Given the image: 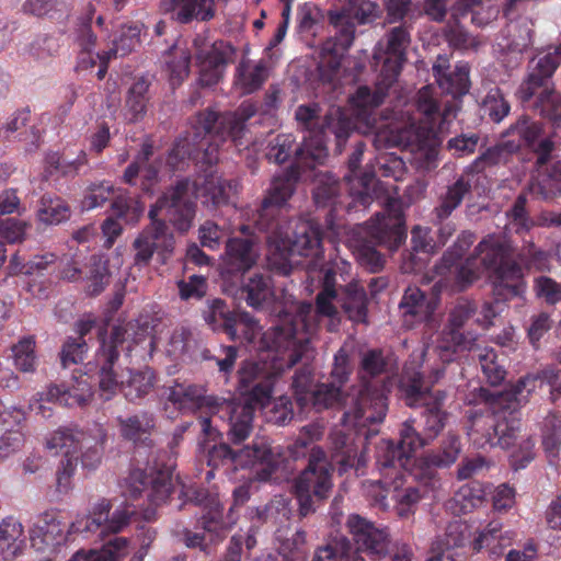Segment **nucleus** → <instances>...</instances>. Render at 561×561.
<instances>
[{
  "mask_svg": "<svg viewBox=\"0 0 561 561\" xmlns=\"http://www.w3.org/2000/svg\"><path fill=\"white\" fill-rule=\"evenodd\" d=\"M28 228L26 221L16 218L0 219V240L7 243H20L25 239Z\"/></svg>",
  "mask_w": 561,
  "mask_h": 561,
  "instance_id": "obj_27",
  "label": "nucleus"
},
{
  "mask_svg": "<svg viewBox=\"0 0 561 561\" xmlns=\"http://www.w3.org/2000/svg\"><path fill=\"white\" fill-rule=\"evenodd\" d=\"M242 537H232L225 557V561H240L242 553Z\"/></svg>",
  "mask_w": 561,
  "mask_h": 561,
  "instance_id": "obj_44",
  "label": "nucleus"
},
{
  "mask_svg": "<svg viewBox=\"0 0 561 561\" xmlns=\"http://www.w3.org/2000/svg\"><path fill=\"white\" fill-rule=\"evenodd\" d=\"M172 469L162 467L160 469L146 470L134 469L130 471L125 488V495L128 500L138 501L142 493H146L148 505L139 512L141 518L147 522L156 518V510L165 503L172 491Z\"/></svg>",
  "mask_w": 561,
  "mask_h": 561,
  "instance_id": "obj_4",
  "label": "nucleus"
},
{
  "mask_svg": "<svg viewBox=\"0 0 561 561\" xmlns=\"http://www.w3.org/2000/svg\"><path fill=\"white\" fill-rule=\"evenodd\" d=\"M206 390L196 385H175L169 394V400L182 411L196 412L206 409L214 413L218 403L214 397L205 394Z\"/></svg>",
  "mask_w": 561,
  "mask_h": 561,
  "instance_id": "obj_12",
  "label": "nucleus"
},
{
  "mask_svg": "<svg viewBox=\"0 0 561 561\" xmlns=\"http://www.w3.org/2000/svg\"><path fill=\"white\" fill-rule=\"evenodd\" d=\"M234 48L226 42H216L211 49L203 56L197 55L199 83L204 87L217 84L222 78L225 67L233 60Z\"/></svg>",
  "mask_w": 561,
  "mask_h": 561,
  "instance_id": "obj_11",
  "label": "nucleus"
},
{
  "mask_svg": "<svg viewBox=\"0 0 561 561\" xmlns=\"http://www.w3.org/2000/svg\"><path fill=\"white\" fill-rule=\"evenodd\" d=\"M85 342H81V339H69L62 346L61 351V363L65 367L70 364H76L81 360L85 353Z\"/></svg>",
  "mask_w": 561,
  "mask_h": 561,
  "instance_id": "obj_32",
  "label": "nucleus"
},
{
  "mask_svg": "<svg viewBox=\"0 0 561 561\" xmlns=\"http://www.w3.org/2000/svg\"><path fill=\"white\" fill-rule=\"evenodd\" d=\"M31 543L37 551H46L64 540V527L54 512L38 516L31 529Z\"/></svg>",
  "mask_w": 561,
  "mask_h": 561,
  "instance_id": "obj_14",
  "label": "nucleus"
},
{
  "mask_svg": "<svg viewBox=\"0 0 561 561\" xmlns=\"http://www.w3.org/2000/svg\"><path fill=\"white\" fill-rule=\"evenodd\" d=\"M113 193V186L108 183L94 184L89 188L81 202V206L85 210L101 206Z\"/></svg>",
  "mask_w": 561,
  "mask_h": 561,
  "instance_id": "obj_29",
  "label": "nucleus"
},
{
  "mask_svg": "<svg viewBox=\"0 0 561 561\" xmlns=\"http://www.w3.org/2000/svg\"><path fill=\"white\" fill-rule=\"evenodd\" d=\"M199 419H201V425H202L203 432L206 435L210 436L211 435L210 419L208 416H203V415H201Z\"/></svg>",
  "mask_w": 561,
  "mask_h": 561,
  "instance_id": "obj_57",
  "label": "nucleus"
},
{
  "mask_svg": "<svg viewBox=\"0 0 561 561\" xmlns=\"http://www.w3.org/2000/svg\"><path fill=\"white\" fill-rule=\"evenodd\" d=\"M203 528L205 531L216 534L217 536L226 530L228 526L221 520V510L218 503H213L207 514L203 517Z\"/></svg>",
  "mask_w": 561,
  "mask_h": 561,
  "instance_id": "obj_35",
  "label": "nucleus"
},
{
  "mask_svg": "<svg viewBox=\"0 0 561 561\" xmlns=\"http://www.w3.org/2000/svg\"><path fill=\"white\" fill-rule=\"evenodd\" d=\"M214 0H161L160 9L172 19L187 23L193 19L207 21L215 15Z\"/></svg>",
  "mask_w": 561,
  "mask_h": 561,
  "instance_id": "obj_13",
  "label": "nucleus"
},
{
  "mask_svg": "<svg viewBox=\"0 0 561 561\" xmlns=\"http://www.w3.org/2000/svg\"><path fill=\"white\" fill-rule=\"evenodd\" d=\"M42 466V458L39 456H28L22 467H23V471L25 473H34L36 472Z\"/></svg>",
  "mask_w": 561,
  "mask_h": 561,
  "instance_id": "obj_51",
  "label": "nucleus"
},
{
  "mask_svg": "<svg viewBox=\"0 0 561 561\" xmlns=\"http://www.w3.org/2000/svg\"><path fill=\"white\" fill-rule=\"evenodd\" d=\"M205 541V536L199 534H188L186 536L185 542L188 547H203Z\"/></svg>",
  "mask_w": 561,
  "mask_h": 561,
  "instance_id": "obj_54",
  "label": "nucleus"
},
{
  "mask_svg": "<svg viewBox=\"0 0 561 561\" xmlns=\"http://www.w3.org/2000/svg\"><path fill=\"white\" fill-rule=\"evenodd\" d=\"M144 535V538L141 540V548H140V551L137 552L130 561H142L144 559V556L146 554L147 552V549L149 548L150 543L153 541L154 539V531L151 530V529H147L146 531L142 533Z\"/></svg>",
  "mask_w": 561,
  "mask_h": 561,
  "instance_id": "obj_49",
  "label": "nucleus"
},
{
  "mask_svg": "<svg viewBox=\"0 0 561 561\" xmlns=\"http://www.w3.org/2000/svg\"><path fill=\"white\" fill-rule=\"evenodd\" d=\"M113 1H114L115 7H116L117 9H121V8H123V7L126 4V2H127L128 0H113Z\"/></svg>",
  "mask_w": 561,
  "mask_h": 561,
  "instance_id": "obj_61",
  "label": "nucleus"
},
{
  "mask_svg": "<svg viewBox=\"0 0 561 561\" xmlns=\"http://www.w3.org/2000/svg\"><path fill=\"white\" fill-rule=\"evenodd\" d=\"M55 260L54 254H46L42 256H35L33 260L28 262V268L31 270V274L37 271L45 270L50 263Z\"/></svg>",
  "mask_w": 561,
  "mask_h": 561,
  "instance_id": "obj_47",
  "label": "nucleus"
},
{
  "mask_svg": "<svg viewBox=\"0 0 561 561\" xmlns=\"http://www.w3.org/2000/svg\"><path fill=\"white\" fill-rule=\"evenodd\" d=\"M87 11H88V15H89V16H88V19H89V21H90V20L92 19L93 13H94V8H93V5H92V4H89V5H88Z\"/></svg>",
  "mask_w": 561,
  "mask_h": 561,
  "instance_id": "obj_62",
  "label": "nucleus"
},
{
  "mask_svg": "<svg viewBox=\"0 0 561 561\" xmlns=\"http://www.w3.org/2000/svg\"><path fill=\"white\" fill-rule=\"evenodd\" d=\"M22 8L25 13L36 16H54V11H66L67 4L59 0H26Z\"/></svg>",
  "mask_w": 561,
  "mask_h": 561,
  "instance_id": "obj_28",
  "label": "nucleus"
},
{
  "mask_svg": "<svg viewBox=\"0 0 561 561\" xmlns=\"http://www.w3.org/2000/svg\"><path fill=\"white\" fill-rule=\"evenodd\" d=\"M152 426L151 421L146 419L145 422L138 416H131L121 421L122 435L130 440H137Z\"/></svg>",
  "mask_w": 561,
  "mask_h": 561,
  "instance_id": "obj_30",
  "label": "nucleus"
},
{
  "mask_svg": "<svg viewBox=\"0 0 561 561\" xmlns=\"http://www.w3.org/2000/svg\"><path fill=\"white\" fill-rule=\"evenodd\" d=\"M148 84L144 80L136 81L128 91L126 106L131 115V119H137L141 115L147 105L146 93Z\"/></svg>",
  "mask_w": 561,
  "mask_h": 561,
  "instance_id": "obj_26",
  "label": "nucleus"
},
{
  "mask_svg": "<svg viewBox=\"0 0 561 561\" xmlns=\"http://www.w3.org/2000/svg\"><path fill=\"white\" fill-rule=\"evenodd\" d=\"M94 322L92 320H81L78 323V332L80 336L78 339H81V342H84L83 336L89 333L93 327Z\"/></svg>",
  "mask_w": 561,
  "mask_h": 561,
  "instance_id": "obj_55",
  "label": "nucleus"
},
{
  "mask_svg": "<svg viewBox=\"0 0 561 561\" xmlns=\"http://www.w3.org/2000/svg\"><path fill=\"white\" fill-rule=\"evenodd\" d=\"M8 274L19 275V274H31V270L28 268V262L24 263L23 259L15 253L11 256L8 265Z\"/></svg>",
  "mask_w": 561,
  "mask_h": 561,
  "instance_id": "obj_43",
  "label": "nucleus"
},
{
  "mask_svg": "<svg viewBox=\"0 0 561 561\" xmlns=\"http://www.w3.org/2000/svg\"><path fill=\"white\" fill-rule=\"evenodd\" d=\"M110 129L105 125H101L91 136V150L100 153L108 144Z\"/></svg>",
  "mask_w": 561,
  "mask_h": 561,
  "instance_id": "obj_41",
  "label": "nucleus"
},
{
  "mask_svg": "<svg viewBox=\"0 0 561 561\" xmlns=\"http://www.w3.org/2000/svg\"><path fill=\"white\" fill-rule=\"evenodd\" d=\"M85 448V451L82 454V466L85 468H94L101 461L102 448L101 446L91 447L90 440L84 435V440L79 444L78 450Z\"/></svg>",
  "mask_w": 561,
  "mask_h": 561,
  "instance_id": "obj_37",
  "label": "nucleus"
},
{
  "mask_svg": "<svg viewBox=\"0 0 561 561\" xmlns=\"http://www.w3.org/2000/svg\"><path fill=\"white\" fill-rule=\"evenodd\" d=\"M142 26L144 25L139 22L123 25L113 41L114 48L94 53L93 48L96 38L90 25H84L80 28L77 36V44L80 48L77 67L80 69H89L99 64L98 78L102 80L107 72L108 61L113 57L126 56L139 45Z\"/></svg>",
  "mask_w": 561,
  "mask_h": 561,
  "instance_id": "obj_3",
  "label": "nucleus"
},
{
  "mask_svg": "<svg viewBox=\"0 0 561 561\" xmlns=\"http://www.w3.org/2000/svg\"><path fill=\"white\" fill-rule=\"evenodd\" d=\"M233 497H234V502L230 508L229 518H232L234 511L238 508H241L245 503V490L242 485L234 490ZM233 523H234V519H231L230 525Z\"/></svg>",
  "mask_w": 561,
  "mask_h": 561,
  "instance_id": "obj_50",
  "label": "nucleus"
},
{
  "mask_svg": "<svg viewBox=\"0 0 561 561\" xmlns=\"http://www.w3.org/2000/svg\"><path fill=\"white\" fill-rule=\"evenodd\" d=\"M237 358V348L234 346L226 347L225 358L219 359L217 362L219 366V370L224 373H229L232 370L234 362Z\"/></svg>",
  "mask_w": 561,
  "mask_h": 561,
  "instance_id": "obj_45",
  "label": "nucleus"
},
{
  "mask_svg": "<svg viewBox=\"0 0 561 561\" xmlns=\"http://www.w3.org/2000/svg\"><path fill=\"white\" fill-rule=\"evenodd\" d=\"M245 127L243 113L217 114L214 111H205L197 115L194 125V146L191 150L188 140L179 141L169 154L168 163L172 168H179L185 156L202 164H213L218 161L219 142L226 138L238 146L241 144L242 134Z\"/></svg>",
  "mask_w": 561,
  "mask_h": 561,
  "instance_id": "obj_2",
  "label": "nucleus"
},
{
  "mask_svg": "<svg viewBox=\"0 0 561 561\" xmlns=\"http://www.w3.org/2000/svg\"><path fill=\"white\" fill-rule=\"evenodd\" d=\"M187 259L196 265H208L209 256L206 255L196 244L188 247L186 252Z\"/></svg>",
  "mask_w": 561,
  "mask_h": 561,
  "instance_id": "obj_46",
  "label": "nucleus"
},
{
  "mask_svg": "<svg viewBox=\"0 0 561 561\" xmlns=\"http://www.w3.org/2000/svg\"><path fill=\"white\" fill-rule=\"evenodd\" d=\"M126 329L123 327H114L111 333L110 343L102 342L101 352L98 354L99 360H103V365L99 371V383L102 396L105 399H110L116 391L126 388V380L124 374L117 378V375L113 371V364L118 356L116 346L124 341Z\"/></svg>",
  "mask_w": 561,
  "mask_h": 561,
  "instance_id": "obj_7",
  "label": "nucleus"
},
{
  "mask_svg": "<svg viewBox=\"0 0 561 561\" xmlns=\"http://www.w3.org/2000/svg\"><path fill=\"white\" fill-rule=\"evenodd\" d=\"M94 234V229L91 227H84L75 233V239L78 242H87Z\"/></svg>",
  "mask_w": 561,
  "mask_h": 561,
  "instance_id": "obj_53",
  "label": "nucleus"
},
{
  "mask_svg": "<svg viewBox=\"0 0 561 561\" xmlns=\"http://www.w3.org/2000/svg\"><path fill=\"white\" fill-rule=\"evenodd\" d=\"M8 415L14 417V421L16 423H20L23 420V413L20 410H13L11 412H5L3 409V405L0 403V420L2 421L3 424L9 423L5 417Z\"/></svg>",
  "mask_w": 561,
  "mask_h": 561,
  "instance_id": "obj_52",
  "label": "nucleus"
},
{
  "mask_svg": "<svg viewBox=\"0 0 561 561\" xmlns=\"http://www.w3.org/2000/svg\"><path fill=\"white\" fill-rule=\"evenodd\" d=\"M110 510L111 503L107 500H101L93 507L91 515L72 523L71 531L93 533L100 530L101 534L105 531L117 533L127 524L130 516L138 514L135 510L129 511V508L126 507L122 512H115L113 516L108 518Z\"/></svg>",
  "mask_w": 561,
  "mask_h": 561,
  "instance_id": "obj_10",
  "label": "nucleus"
},
{
  "mask_svg": "<svg viewBox=\"0 0 561 561\" xmlns=\"http://www.w3.org/2000/svg\"><path fill=\"white\" fill-rule=\"evenodd\" d=\"M11 313V305L0 299V323L7 321Z\"/></svg>",
  "mask_w": 561,
  "mask_h": 561,
  "instance_id": "obj_56",
  "label": "nucleus"
},
{
  "mask_svg": "<svg viewBox=\"0 0 561 561\" xmlns=\"http://www.w3.org/2000/svg\"><path fill=\"white\" fill-rule=\"evenodd\" d=\"M167 66L170 71V80L172 84L181 83L190 71L191 54L185 45L176 43L170 50Z\"/></svg>",
  "mask_w": 561,
  "mask_h": 561,
  "instance_id": "obj_19",
  "label": "nucleus"
},
{
  "mask_svg": "<svg viewBox=\"0 0 561 561\" xmlns=\"http://www.w3.org/2000/svg\"><path fill=\"white\" fill-rule=\"evenodd\" d=\"M20 198L15 190H5L0 194V216L11 215L19 210Z\"/></svg>",
  "mask_w": 561,
  "mask_h": 561,
  "instance_id": "obj_39",
  "label": "nucleus"
},
{
  "mask_svg": "<svg viewBox=\"0 0 561 561\" xmlns=\"http://www.w3.org/2000/svg\"><path fill=\"white\" fill-rule=\"evenodd\" d=\"M222 237V229L211 221H206L199 228V241L203 247L210 250H217L219 248Z\"/></svg>",
  "mask_w": 561,
  "mask_h": 561,
  "instance_id": "obj_34",
  "label": "nucleus"
},
{
  "mask_svg": "<svg viewBox=\"0 0 561 561\" xmlns=\"http://www.w3.org/2000/svg\"><path fill=\"white\" fill-rule=\"evenodd\" d=\"M23 545V526L12 517L0 524V551L4 560H10L21 552Z\"/></svg>",
  "mask_w": 561,
  "mask_h": 561,
  "instance_id": "obj_16",
  "label": "nucleus"
},
{
  "mask_svg": "<svg viewBox=\"0 0 561 561\" xmlns=\"http://www.w3.org/2000/svg\"><path fill=\"white\" fill-rule=\"evenodd\" d=\"M24 443L23 434L19 431H8L0 437V462L18 451Z\"/></svg>",
  "mask_w": 561,
  "mask_h": 561,
  "instance_id": "obj_33",
  "label": "nucleus"
},
{
  "mask_svg": "<svg viewBox=\"0 0 561 561\" xmlns=\"http://www.w3.org/2000/svg\"><path fill=\"white\" fill-rule=\"evenodd\" d=\"M113 209L125 222L135 224L144 213L145 206L138 199L119 195L113 202Z\"/></svg>",
  "mask_w": 561,
  "mask_h": 561,
  "instance_id": "obj_25",
  "label": "nucleus"
},
{
  "mask_svg": "<svg viewBox=\"0 0 561 561\" xmlns=\"http://www.w3.org/2000/svg\"><path fill=\"white\" fill-rule=\"evenodd\" d=\"M85 275L84 290L89 296L101 294L108 284V272L105 262L99 256H91L84 267L76 259L68 260L60 270V276L68 282H77Z\"/></svg>",
  "mask_w": 561,
  "mask_h": 561,
  "instance_id": "obj_9",
  "label": "nucleus"
},
{
  "mask_svg": "<svg viewBox=\"0 0 561 561\" xmlns=\"http://www.w3.org/2000/svg\"><path fill=\"white\" fill-rule=\"evenodd\" d=\"M220 274L224 280V290L234 299L241 300L245 291V240L229 238L225 252L220 256Z\"/></svg>",
  "mask_w": 561,
  "mask_h": 561,
  "instance_id": "obj_5",
  "label": "nucleus"
},
{
  "mask_svg": "<svg viewBox=\"0 0 561 561\" xmlns=\"http://www.w3.org/2000/svg\"><path fill=\"white\" fill-rule=\"evenodd\" d=\"M102 23H103V18H102V16H99V18H98V24H100V25H101Z\"/></svg>",
  "mask_w": 561,
  "mask_h": 561,
  "instance_id": "obj_64",
  "label": "nucleus"
},
{
  "mask_svg": "<svg viewBox=\"0 0 561 561\" xmlns=\"http://www.w3.org/2000/svg\"><path fill=\"white\" fill-rule=\"evenodd\" d=\"M153 380V373L149 368L135 374L127 370L126 388H124L125 397L129 400L141 398L151 390Z\"/></svg>",
  "mask_w": 561,
  "mask_h": 561,
  "instance_id": "obj_22",
  "label": "nucleus"
},
{
  "mask_svg": "<svg viewBox=\"0 0 561 561\" xmlns=\"http://www.w3.org/2000/svg\"><path fill=\"white\" fill-rule=\"evenodd\" d=\"M180 294L183 299L201 298L206 293V278L194 275L190 280L179 283Z\"/></svg>",
  "mask_w": 561,
  "mask_h": 561,
  "instance_id": "obj_36",
  "label": "nucleus"
},
{
  "mask_svg": "<svg viewBox=\"0 0 561 561\" xmlns=\"http://www.w3.org/2000/svg\"><path fill=\"white\" fill-rule=\"evenodd\" d=\"M206 322L217 330V323L220 322L222 330L231 340L236 339L238 327L245 325L243 317L225 311V304L221 300H215L210 307V312L205 317Z\"/></svg>",
  "mask_w": 561,
  "mask_h": 561,
  "instance_id": "obj_18",
  "label": "nucleus"
},
{
  "mask_svg": "<svg viewBox=\"0 0 561 561\" xmlns=\"http://www.w3.org/2000/svg\"><path fill=\"white\" fill-rule=\"evenodd\" d=\"M7 260V249L4 243L0 240V268L3 266Z\"/></svg>",
  "mask_w": 561,
  "mask_h": 561,
  "instance_id": "obj_59",
  "label": "nucleus"
},
{
  "mask_svg": "<svg viewBox=\"0 0 561 561\" xmlns=\"http://www.w3.org/2000/svg\"><path fill=\"white\" fill-rule=\"evenodd\" d=\"M186 192L187 183H179L151 207L149 211L151 224L134 242L136 264H148L154 250L163 259L173 251V236L167 231L168 228L163 221L159 220V216L168 219L180 231L188 230L195 210L194 205L185 196Z\"/></svg>",
  "mask_w": 561,
  "mask_h": 561,
  "instance_id": "obj_1",
  "label": "nucleus"
},
{
  "mask_svg": "<svg viewBox=\"0 0 561 561\" xmlns=\"http://www.w3.org/2000/svg\"><path fill=\"white\" fill-rule=\"evenodd\" d=\"M83 440L84 433L71 428H59L46 437L45 446L48 450L55 454L64 451L67 457L57 473V481L60 488H67L69 484V479L77 467V457L73 459L72 454L78 451V446Z\"/></svg>",
  "mask_w": 561,
  "mask_h": 561,
  "instance_id": "obj_8",
  "label": "nucleus"
},
{
  "mask_svg": "<svg viewBox=\"0 0 561 561\" xmlns=\"http://www.w3.org/2000/svg\"><path fill=\"white\" fill-rule=\"evenodd\" d=\"M70 209L59 197L43 196L37 210L39 221L47 225H57L68 219Z\"/></svg>",
  "mask_w": 561,
  "mask_h": 561,
  "instance_id": "obj_20",
  "label": "nucleus"
},
{
  "mask_svg": "<svg viewBox=\"0 0 561 561\" xmlns=\"http://www.w3.org/2000/svg\"><path fill=\"white\" fill-rule=\"evenodd\" d=\"M130 553V543L124 537H116L103 546L101 550L88 553L77 552V561H123Z\"/></svg>",
  "mask_w": 561,
  "mask_h": 561,
  "instance_id": "obj_17",
  "label": "nucleus"
},
{
  "mask_svg": "<svg viewBox=\"0 0 561 561\" xmlns=\"http://www.w3.org/2000/svg\"><path fill=\"white\" fill-rule=\"evenodd\" d=\"M152 153V146L145 144L137 160L130 164L124 173V181L126 183L131 184L139 172H141L144 178L142 188L146 192L150 191L151 183L157 176V170L151 165L148 168H142V164L149 160Z\"/></svg>",
  "mask_w": 561,
  "mask_h": 561,
  "instance_id": "obj_21",
  "label": "nucleus"
},
{
  "mask_svg": "<svg viewBox=\"0 0 561 561\" xmlns=\"http://www.w3.org/2000/svg\"><path fill=\"white\" fill-rule=\"evenodd\" d=\"M91 377L88 373L73 377V383L68 388L59 386H51L45 393H41L39 398L30 404L31 410L44 417H48L50 414L46 412L49 408H46L44 402H59L66 407H83L92 398V383Z\"/></svg>",
  "mask_w": 561,
  "mask_h": 561,
  "instance_id": "obj_6",
  "label": "nucleus"
},
{
  "mask_svg": "<svg viewBox=\"0 0 561 561\" xmlns=\"http://www.w3.org/2000/svg\"><path fill=\"white\" fill-rule=\"evenodd\" d=\"M239 230H240L241 233H244L245 232V226L244 225H240Z\"/></svg>",
  "mask_w": 561,
  "mask_h": 561,
  "instance_id": "obj_63",
  "label": "nucleus"
},
{
  "mask_svg": "<svg viewBox=\"0 0 561 561\" xmlns=\"http://www.w3.org/2000/svg\"><path fill=\"white\" fill-rule=\"evenodd\" d=\"M234 90L239 95L245 94V64L243 60L239 62L234 79Z\"/></svg>",
  "mask_w": 561,
  "mask_h": 561,
  "instance_id": "obj_48",
  "label": "nucleus"
},
{
  "mask_svg": "<svg viewBox=\"0 0 561 561\" xmlns=\"http://www.w3.org/2000/svg\"><path fill=\"white\" fill-rule=\"evenodd\" d=\"M165 27V24L163 22H159L157 25H156V33L158 35H162L163 34V30Z\"/></svg>",
  "mask_w": 561,
  "mask_h": 561,
  "instance_id": "obj_60",
  "label": "nucleus"
},
{
  "mask_svg": "<svg viewBox=\"0 0 561 561\" xmlns=\"http://www.w3.org/2000/svg\"><path fill=\"white\" fill-rule=\"evenodd\" d=\"M14 365L22 371H33L35 367V341L33 337H23L12 346Z\"/></svg>",
  "mask_w": 561,
  "mask_h": 561,
  "instance_id": "obj_24",
  "label": "nucleus"
},
{
  "mask_svg": "<svg viewBox=\"0 0 561 561\" xmlns=\"http://www.w3.org/2000/svg\"><path fill=\"white\" fill-rule=\"evenodd\" d=\"M11 174L10 168L7 165H0V185L5 183Z\"/></svg>",
  "mask_w": 561,
  "mask_h": 561,
  "instance_id": "obj_58",
  "label": "nucleus"
},
{
  "mask_svg": "<svg viewBox=\"0 0 561 561\" xmlns=\"http://www.w3.org/2000/svg\"><path fill=\"white\" fill-rule=\"evenodd\" d=\"M241 451L242 449L232 450L226 444L214 446L208 453V465L214 468L226 466L227 469L232 468L233 471H237L239 468H243Z\"/></svg>",
  "mask_w": 561,
  "mask_h": 561,
  "instance_id": "obj_23",
  "label": "nucleus"
},
{
  "mask_svg": "<svg viewBox=\"0 0 561 561\" xmlns=\"http://www.w3.org/2000/svg\"><path fill=\"white\" fill-rule=\"evenodd\" d=\"M244 411L245 404L239 403L230 417L229 438L234 445H240L245 439Z\"/></svg>",
  "mask_w": 561,
  "mask_h": 561,
  "instance_id": "obj_31",
  "label": "nucleus"
},
{
  "mask_svg": "<svg viewBox=\"0 0 561 561\" xmlns=\"http://www.w3.org/2000/svg\"><path fill=\"white\" fill-rule=\"evenodd\" d=\"M237 192V185L231 182H225L220 178L210 174L205 178L203 184H197L196 194L204 197L206 205L219 206L229 201L231 195Z\"/></svg>",
  "mask_w": 561,
  "mask_h": 561,
  "instance_id": "obj_15",
  "label": "nucleus"
},
{
  "mask_svg": "<svg viewBox=\"0 0 561 561\" xmlns=\"http://www.w3.org/2000/svg\"><path fill=\"white\" fill-rule=\"evenodd\" d=\"M28 119H30V111H27V110L18 111L7 122L5 129L9 133L18 131L26 125Z\"/></svg>",
  "mask_w": 561,
  "mask_h": 561,
  "instance_id": "obj_42",
  "label": "nucleus"
},
{
  "mask_svg": "<svg viewBox=\"0 0 561 561\" xmlns=\"http://www.w3.org/2000/svg\"><path fill=\"white\" fill-rule=\"evenodd\" d=\"M122 225L118 220L110 217L102 225L103 236L106 238L105 247L111 248L115 239L122 233Z\"/></svg>",
  "mask_w": 561,
  "mask_h": 561,
  "instance_id": "obj_40",
  "label": "nucleus"
},
{
  "mask_svg": "<svg viewBox=\"0 0 561 561\" xmlns=\"http://www.w3.org/2000/svg\"><path fill=\"white\" fill-rule=\"evenodd\" d=\"M192 333L185 328L176 329L170 337L169 352L176 355L186 352Z\"/></svg>",
  "mask_w": 561,
  "mask_h": 561,
  "instance_id": "obj_38",
  "label": "nucleus"
}]
</instances>
